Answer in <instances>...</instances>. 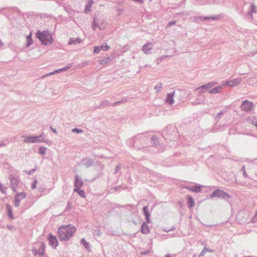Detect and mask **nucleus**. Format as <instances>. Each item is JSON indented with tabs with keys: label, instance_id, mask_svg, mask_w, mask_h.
<instances>
[{
	"label": "nucleus",
	"instance_id": "nucleus-2",
	"mask_svg": "<svg viewBox=\"0 0 257 257\" xmlns=\"http://www.w3.org/2000/svg\"><path fill=\"white\" fill-rule=\"evenodd\" d=\"M36 38L39 39L42 44L45 45H51L54 41L50 33L48 31H38L36 34Z\"/></svg>",
	"mask_w": 257,
	"mask_h": 257
},
{
	"label": "nucleus",
	"instance_id": "nucleus-47",
	"mask_svg": "<svg viewBox=\"0 0 257 257\" xmlns=\"http://www.w3.org/2000/svg\"><path fill=\"white\" fill-rule=\"evenodd\" d=\"M56 73L55 72V71L52 72H50L49 73H48V74L46 75V76H50V75H53V74H56Z\"/></svg>",
	"mask_w": 257,
	"mask_h": 257
},
{
	"label": "nucleus",
	"instance_id": "nucleus-21",
	"mask_svg": "<svg viewBox=\"0 0 257 257\" xmlns=\"http://www.w3.org/2000/svg\"><path fill=\"white\" fill-rule=\"evenodd\" d=\"M93 4V0H89L88 4L85 6L84 12L85 13L88 12L90 10L91 7Z\"/></svg>",
	"mask_w": 257,
	"mask_h": 257
},
{
	"label": "nucleus",
	"instance_id": "nucleus-10",
	"mask_svg": "<svg viewBox=\"0 0 257 257\" xmlns=\"http://www.w3.org/2000/svg\"><path fill=\"white\" fill-rule=\"evenodd\" d=\"M241 81V79L240 78H237L226 81L224 85H228L230 87H234L240 83Z\"/></svg>",
	"mask_w": 257,
	"mask_h": 257
},
{
	"label": "nucleus",
	"instance_id": "nucleus-50",
	"mask_svg": "<svg viewBox=\"0 0 257 257\" xmlns=\"http://www.w3.org/2000/svg\"><path fill=\"white\" fill-rule=\"evenodd\" d=\"M61 72H62L61 68L55 71V72H56V73Z\"/></svg>",
	"mask_w": 257,
	"mask_h": 257
},
{
	"label": "nucleus",
	"instance_id": "nucleus-30",
	"mask_svg": "<svg viewBox=\"0 0 257 257\" xmlns=\"http://www.w3.org/2000/svg\"><path fill=\"white\" fill-rule=\"evenodd\" d=\"M126 100L125 99H121L119 101H117L112 104H111V106H115V105H119L121 103H124L126 102Z\"/></svg>",
	"mask_w": 257,
	"mask_h": 257
},
{
	"label": "nucleus",
	"instance_id": "nucleus-1",
	"mask_svg": "<svg viewBox=\"0 0 257 257\" xmlns=\"http://www.w3.org/2000/svg\"><path fill=\"white\" fill-rule=\"evenodd\" d=\"M75 228L74 226L62 225L58 228V236L61 240H67L72 236L75 232Z\"/></svg>",
	"mask_w": 257,
	"mask_h": 257
},
{
	"label": "nucleus",
	"instance_id": "nucleus-6",
	"mask_svg": "<svg viewBox=\"0 0 257 257\" xmlns=\"http://www.w3.org/2000/svg\"><path fill=\"white\" fill-rule=\"evenodd\" d=\"M220 19V17L219 16H215L212 17H195L194 18V22L196 23H199L201 21H205V20H218Z\"/></svg>",
	"mask_w": 257,
	"mask_h": 257
},
{
	"label": "nucleus",
	"instance_id": "nucleus-57",
	"mask_svg": "<svg viewBox=\"0 0 257 257\" xmlns=\"http://www.w3.org/2000/svg\"><path fill=\"white\" fill-rule=\"evenodd\" d=\"M98 28L100 29V30H103L104 29V28L102 27V26H98Z\"/></svg>",
	"mask_w": 257,
	"mask_h": 257
},
{
	"label": "nucleus",
	"instance_id": "nucleus-52",
	"mask_svg": "<svg viewBox=\"0 0 257 257\" xmlns=\"http://www.w3.org/2000/svg\"><path fill=\"white\" fill-rule=\"evenodd\" d=\"M5 146H6V145L4 143V142H2L0 143V147Z\"/></svg>",
	"mask_w": 257,
	"mask_h": 257
},
{
	"label": "nucleus",
	"instance_id": "nucleus-59",
	"mask_svg": "<svg viewBox=\"0 0 257 257\" xmlns=\"http://www.w3.org/2000/svg\"><path fill=\"white\" fill-rule=\"evenodd\" d=\"M256 217H257V211L256 212V213L254 216V219H255Z\"/></svg>",
	"mask_w": 257,
	"mask_h": 257
},
{
	"label": "nucleus",
	"instance_id": "nucleus-22",
	"mask_svg": "<svg viewBox=\"0 0 257 257\" xmlns=\"http://www.w3.org/2000/svg\"><path fill=\"white\" fill-rule=\"evenodd\" d=\"M74 192H77L78 193V194L82 197L85 198V192L83 190H80L79 188H74Z\"/></svg>",
	"mask_w": 257,
	"mask_h": 257
},
{
	"label": "nucleus",
	"instance_id": "nucleus-29",
	"mask_svg": "<svg viewBox=\"0 0 257 257\" xmlns=\"http://www.w3.org/2000/svg\"><path fill=\"white\" fill-rule=\"evenodd\" d=\"M47 148L44 147H41L39 149V153L41 155H45L46 154Z\"/></svg>",
	"mask_w": 257,
	"mask_h": 257
},
{
	"label": "nucleus",
	"instance_id": "nucleus-32",
	"mask_svg": "<svg viewBox=\"0 0 257 257\" xmlns=\"http://www.w3.org/2000/svg\"><path fill=\"white\" fill-rule=\"evenodd\" d=\"M83 132V130L81 129H78L77 128H74L72 130V132L73 133H76L77 134L81 133Z\"/></svg>",
	"mask_w": 257,
	"mask_h": 257
},
{
	"label": "nucleus",
	"instance_id": "nucleus-11",
	"mask_svg": "<svg viewBox=\"0 0 257 257\" xmlns=\"http://www.w3.org/2000/svg\"><path fill=\"white\" fill-rule=\"evenodd\" d=\"M153 43L151 42H147L142 47V51L145 54L150 53V51L153 49Z\"/></svg>",
	"mask_w": 257,
	"mask_h": 257
},
{
	"label": "nucleus",
	"instance_id": "nucleus-39",
	"mask_svg": "<svg viewBox=\"0 0 257 257\" xmlns=\"http://www.w3.org/2000/svg\"><path fill=\"white\" fill-rule=\"evenodd\" d=\"M33 43V40L32 39H28L27 40V46L28 47L30 46L31 45H32Z\"/></svg>",
	"mask_w": 257,
	"mask_h": 257
},
{
	"label": "nucleus",
	"instance_id": "nucleus-25",
	"mask_svg": "<svg viewBox=\"0 0 257 257\" xmlns=\"http://www.w3.org/2000/svg\"><path fill=\"white\" fill-rule=\"evenodd\" d=\"M188 203L189 204V206H188L189 208H191L192 207H193L194 206V200L192 197L189 196L188 197Z\"/></svg>",
	"mask_w": 257,
	"mask_h": 257
},
{
	"label": "nucleus",
	"instance_id": "nucleus-53",
	"mask_svg": "<svg viewBox=\"0 0 257 257\" xmlns=\"http://www.w3.org/2000/svg\"><path fill=\"white\" fill-rule=\"evenodd\" d=\"M4 45V43L0 40V48H1Z\"/></svg>",
	"mask_w": 257,
	"mask_h": 257
},
{
	"label": "nucleus",
	"instance_id": "nucleus-37",
	"mask_svg": "<svg viewBox=\"0 0 257 257\" xmlns=\"http://www.w3.org/2000/svg\"><path fill=\"white\" fill-rule=\"evenodd\" d=\"M71 67H72V64H69L66 67L61 68L62 71V72L65 71L67 70L68 69H69V68H70Z\"/></svg>",
	"mask_w": 257,
	"mask_h": 257
},
{
	"label": "nucleus",
	"instance_id": "nucleus-17",
	"mask_svg": "<svg viewBox=\"0 0 257 257\" xmlns=\"http://www.w3.org/2000/svg\"><path fill=\"white\" fill-rule=\"evenodd\" d=\"M141 231L144 234H147L149 232V228L148 225L144 222L142 224Z\"/></svg>",
	"mask_w": 257,
	"mask_h": 257
},
{
	"label": "nucleus",
	"instance_id": "nucleus-34",
	"mask_svg": "<svg viewBox=\"0 0 257 257\" xmlns=\"http://www.w3.org/2000/svg\"><path fill=\"white\" fill-rule=\"evenodd\" d=\"M71 206H72L71 203L70 202H68L67 203V205L66 207L65 211H69L71 208Z\"/></svg>",
	"mask_w": 257,
	"mask_h": 257
},
{
	"label": "nucleus",
	"instance_id": "nucleus-43",
	"mask_svg": "<svg viewBox=\"0 0 257 257\" xmlns=\"http://www.w3.org/2000/svg\"><path fill=\"white\" fill-rule=\"evenodd\" d=\"M176 21H172L169 22L167 27H170L172 26V25H175L176 24Z\"/></svg>",
	"mask_w": 257,
	"mask_h": 257
},
{
	"label": "nucleus",
	"instance_id": "nucleus-61",
	"mask_svg": "<svg viewBox=\"0 0 257 257\" xmlns=\"http://www.w3.org/2000/svg\"><path fill=\"white\" fill-rule=\"evenodd\" d=\"M37 182V180H35V181H34L33 184H35L36 185Z\"/></svg>",
	"mask_w": 257,
	"mask_h": 257
},
{
	"label": "nucleus",
	"instance_id": "nucleus-4",
	"mask_svg": "<svg viewBox=\"0 0 257 257\" xmlns=\"http://www.w3.org/2000/svg\"><path fill=\"white\" fill-rule=\"evenodd\" d=\"M43 134L38 136L26 137L23 142L25 143H35L39 142H46L44 140L40 139L43 136Z\"/></svg>",
	"mask_w": 257,
	"mask_h": 257
},
{
	"label": "nucleus",
	"instance_id": "nucleus-64",
	"mask_svg": "<svg viewBox=\"0 0 257 257\" xmlns=\"http://www.w3.org/2000/svg\"><path fill=\"white\" fill-rule=\"evenodd\" d=\"M80 241H86V240L84 238H82Z\"/></svg>",
	"mask_w": 257,
	"mask_h": 257
},
{
	"label": "nucleus",
	"instance_id": "nucleus-54",
	"mask_svg": "<svg viewBox=\"0 0 257 257\" xmlns=\"http://www.w3.org/2000/svg\"><path fill=\"white\" fill-rule=\"evenodd\" d=\"M256 221H257V217H256L255 219H254V217H253V219H252V222H256Z\"/></svg>",
	"mask_w": 257,
	"mask_h": 257
},
{
	"label": "nucleus",
	"instance_id": "nucleus-13",
	"mask_svg": "<svg viewBox=\"0 0 257 257\" xmlns=\"http://www.w3.org/2000/svg\"><path fill=\"white\" fill-rule=\"evenodd\" d=\"M143 212L145 214L146 221L147 223H149L151 222V219H150V213L149 211V207L148 206H145L143 207Z\"/></svg>",
	"mask_w": 257,
	"mask_h": 257
},
{
	"label": "nucleus",
	"instance_id": "nucleus-62",
	"mask_svg": "<svg viewBox=\"0 0 257 257\" xmlns=\"http://www.w3.org/2000/svg\"><path fill=\"white\" fill-rule=\"evenodd\" d=\"M145 67H151V66H150V65H148V64H146V65H145Z\"/></svg>",
	"mask_w": 257,
	"mask_h": 257
},
{
	"label": "nucleus",
	"instance_id": "nucleus-45",
	"mask_svg": "<svg viewBox=\"0 0 257 257\" xmlns=\"http://www.w3.org/2000/svg\"><path fill=\"white\" fill-rule=\"evenodd\" d=\"M45 189L43 187H39L38 188V190H39L40 192H43L44 191V190H45Z\"/></svg>",
	"mask_w": 257,
	"mask_h": 257
},
{
	"label": "nucleus",
	"instance_id": "nucleus-60",
	"mask_svg": "<svg viewBox=\"0 0 257 257\" xmlns=\"http://www.w3.org/2000/svg\"><path fill=\"white\" fill-rule=\"evenodd\" d=\"M165 257H172L170 254L165 255Z\"/></svg>",
	"mask_w": 257,
	"mask_h": 257
},
{
	"label": "nucleus",
	"instance_id": "nucleus-18",
	"mask_svg": "<svg viewBox=\"0 0 257 257\" xmlns=\"http://www.w3.org/2000/svg\"><path fill=\"white\" fill-rule=\"evenodd\" d=\"M109 106H111V103H110L108 100H104L101 102L100 105L99 106V108H103Z\"/></svg>",
	"mask_w": 257,
	"mask_h": 257
},
{
	"label": "nucleus",
	"instance_id": "nucleus-24",
	"mask_svg": "<svg viewBox=\"0 0 257 257\" xmlns=\"http://www.w3.org/2000/svg\"><path fill=\"white\" fill-rule=\"evenodd\" d=\"M7 210L8 211V215L9 216V217L11 218H13V215L12 207L9 204L7 205Z\"/></svg>",
	"mask_w": 257,
	"mask_h": 257
},
{
	"label": "nucleus",
	"instance_id": "nucleus-15",
	"mask_svg": "<svg viewBox=\"0 0 257 257\" xmlns=\"http://www.w3.org/2000/svg\"><path fill=\"white\" fill-rule=\"evenodd\" d=\"M174 93H175V91H174L173 93H170L167 94L166 101L170 104H172L174 102V101L173 99V96H174Z\"/></svg>",
	"mask_w": 257,
	"mask_h": 257
},
{
	"label": "nucleus",
	"instance_id": "nucleus-46",
	"mask_svg": "<svg viewBox=\"0 0 257 257\" xmlns=\"http://www.w3.org/2000/svg\"><path fill=\"white\" fill-rule=\"evenodd\" d=\"M152 140L155 141V144H156V141H157V142H158L157 138V137H155V136H153V137L152 138Z\"/></svg>",
	"mask_w": 257,
	"mask_h": 257
},
{
	"label": "nucleus",
	"instance_id": "nucleus-31",
	"mask_svg": "<svg viewBox=\"0 0 257 257\" xmlns=\"http://www.w3.org/2000/svg\"><path fill=\"white\" fill-rule=\"evenodd\" d=\"M98 24L96 22V18L94 17L93 18V22L92 23V29L93 30H95L96 28L98 27Z\"/></svg>",
	"mask_w": 257,
	"mask_h": 257
},
{
	"label": "nucleus",
	"instance_id": "nucleus-8",
	"mask_svg": "<svg viewBox=\"0 0 257 257\" xmlns=\"http://www.w3.org/2000/svg\"><path fill=\"white\" fill-rule=\"evenodd\" d=\"M10 180V185L13 189V191L16 192V189L19 183V180L17 177L10 175L9 176Z\"/></svg>",
	"mask_w": 257,
	"mask_h": 257
},
{
	"label": "nucleus",
	"instance_id": "nucleus-58",
	"mask_svg": "<svg viewBox=\"0 0 257 257\" xmlns=\"http://www.w3.org/2000/svg\"><path fill=\"white\" fill-rule=\"evenodd\" d=\"M87 244V242H84L83 245H84V246L86 247Z\"/></svg>",
	"mask_w": 257,
	"mask_h": 257
},
{
	"label": "nucleus",
	"instance_id": "nucleus-23",
	"mask_svg": "<svg viewBox=\"0 0 257 257\" xmlns=\"http://www.w3.org/2000/svg\"><path fill=\"white\" fill-rule=\"evenodd\" d=\"M188 189L194 192H200L201 191V188L200 186H194L191 188H188Z\"/></svg>",
	"mask_w": 257,
	"mask_h": 257
},
{
	"label": "nucleus",
	"instance_id": "nucleus-14",
	"mask_svg": "<svg viewBox=\"0 0 257 257\" xmlns=\"http://www.w3.org/2000/svg\"><path fill=\"white\" fill-rule=\"evenodd\" d=\"M83 185V182L82 180L80 179L77 175H76L74 182L75 188H80Z\"/></svg>",
	"mask_w": 257,
	"mask_h": 257
},
{
	"label": "nucleus",
	"instance_id": "nucleus-20",
	"mask_svg": "<svg viewBox=\"0 0 257 257\" xmlns=\"http://www.w3.org/2000/svg\"><path fill=\"white\" fill-rule=\"evenodd\" d=\"M256 12L257 9L256 7L253 4H251L250 6V10L247 13L248 15H249L251 18H252V13H256Z\"/></svg>",
	"mask_w": 257,
	"mask_h": 257
},
{
	"label": "nucleus",
	"instance_id": "nucleus-56",
	"mask_svg": "<svg viewBox=\"0 0 257 257\" xmlns=\"http://www.w3.org/2000/svg\"><path fill=\"white\" fill-rule=\"evenodd\" d=\"M118 188H119V186H115L112 189H114V190L116 191L118 189Z\"/></svg>",
	"mask_w": 257,
	"mask_h": 257
},
{
	"label": "nucleus",
	"instance_id": "nucleus-19",
	"mask_svg": "<svg viewBox=\"0 0 257 257\" xmlns=\"http://www.w3.org/2000/svg\"><path fill=\"white\" fill-rule=\"evenodd\" d=\"M222 89V86L219 85L215 88H212L209 91V92L211 94H216L220 92Z\"/></svg>",
	"mask_w": 257,
	"mask_h": 257
},
{
	"label": "nucleus",
	"instance_id": "nucleus-35",
	"mask_svg": "<svg viewBox=\"0 0 257 257\" xmlns=\"http://www.w3.org/2000/svg\"><path fill=\"white\" fill-rule=\"evenodd\" d=\"M120 166L119 165L117 166L114 169V174L118 173L120 171Z\"/></svg>",
	"mask_w": 257,
	"mask_h": 257
},
{
	"label": "nucleus",
	"instance_id": "nucleus-33",
	"mask_svg": "<svg viewBox=\"0 0 257 257\" xmlns=\"http://www.w3.org/2000/svg\"><path fill=\"white\" fill-rule=\"evenodd\" d=\"M48 240L49 241H57L56 237L51 234L49 235Z\"/></svg>",
	"mask_w": 257,
	"mask_h": 257
},
{
	"label": "nucleus",
	"instance_id": "nucleus-28",
	"mask_svg": "<svg viewBox=\"0 0 257 257\" xmlns=\"http://www.w3.org/2000/svg\"><path fill=\"white\" fill-rule=\"evenodd\" d=\"M103 47L104 45H101V46H95L94 48L93 52L95 53H98L100 51L101 49H103Z\"/></svg>",
	"mask_w": 257,
	"mask_h": 257
},
{
	"label": "nucleus",
	"instance_id": "nucleus-41",
	"mask_svg": "<svg viewBox=\"0 0 257 257\" xmlns=\"http://www.w3.org/2000/svg\"><path fill=\"white\" fill-rule=\"evenodd\" d=\"M6 190H7V187H3L2 188V189L1 190V191L3 194H6L7 193Z\"/></svg>",
	"mask_w": 257,
	"mask_h": 257
},
{
	"label": "nucleus",
	"instance_id": "nucleus-26",
	"mask_svg": "<svg viewBox=\"0 0 257 257\" xmlns=\"http://www.w3.org/2000/svg\"><path fill=\"white\" fill-rule=\"evenodd\" d=\"M162 87L163 83L162 82H159L155 86V89L157 91V92H158L162 88Z\"/></svg>",
	"mask_w": 257,
	"mask_h": 257
},
{
	"label": "nucleus",
	"instance_id": "nucleus-44",
	"mask_svg": "<svg viewBox=\"0 0 257 257\" xmlns=\"http://www.w3.org/2000/svg\"><path fill=\"white\" fill-rule=\"evenodd\" d=\"M109 49H110V47L109 46L106 45L105 46H104V47L103 48V49H101V50H103L104 51H107Z\"/></svg>",
	"mask_w": 257,
	"mask_h": 257
},
{
	"label": "nucleus",
	"instance_id": "nucleus-12",
	"mask_svg": "<svg viewBox=\"0 0 257 257\" xmlns=\"http://www.w3.org/2000/svg\"><path fill=\"white\" fill-rule=\"evenodd\" d=\"M82 164L86 168H88L92 166L93 163V160L88 158H84L81 160Z\"/></svg>",
	"mask_w": 257,
	"mask_h": 257
},
{
	"label": "nucleus",
	"instance_id": "nucleus-48",
	"mask_svg": "<svg viewBox=\"0 0 257 257\" xmlns=\"http://www.w3.org/2000/svg\"><path fill=\"white\" fill-rule=\"evenodd\" d=\"M133 1H135V2H139L140 3H144V1L143 0H133Z\"/></svg>",
	"mask_w": 257,
	"mask_h": 257
},
{
	"label": "nucleus",
	"instance_id": "nucleus-9",
	"mask_svg": "<svg viewBox=\"0 0 257 257\" xmlns=\"http://www.w3.org/2000/svg\"><path fill=\"white\" fill-rule=\"evenodd\" d=\"M26 194L25 192H20L18 193L15 196V206L18 207L20 206L21 200L25 198Z\"/></svg>",
	"mask_w": 257,
	"mask_h": 257
},
{
	"label": "nucleus",
	"instance_id": "nucleus-7",
	"mask_svg": "<svg viewBox=\"0 0 257 257\" xmlns=\"http://www.w3.org/2000/svg\"><path fill=\"white\" fill-rule=\"evenodd\" d=\"M253 106L254 105L252 102L245 100L242 102V104L240 105V108L242 110L249 111L253 109Z\"/></svg>",
	"mask_w": 257,
	"mask_h": 257
},
{
	"label": "nucleus",
	"instance_id": "nucleus-3",
	"mask_svg": "<svg viewBox=\"0 0 257 257\" xmlns=\"http://www.w3.org/2000/svg\"><path fill=\"white\" fill-rule=\"evenodd\" d=\"M211 197H218L227 200V199L231 198V196L226 192H225L222 190L219 189H215L211 194Z\"/></svg>",
	"mask_w": 257,
	"mask_h": 257
},
{
	"label": "nucleus",
	"instance_id": "nucleus-63",
	"mask_svg": "<svg viewBox=\"0 0 257 257\" xmlns=\"http://www.w3.org/2000/svg\"><path fill=\"white\" fill-rule=\"evenodd\" d=\"M3 187L2 184V185H0V190L2 189V188H3Z\"/></svg>",
	"mask_w": 257,
	"mask_h": 257
},
{
	"label": "nucleus",
	"instance_id": "nucleus-38",
	"mask_svg": "<svg viewBox=\"0 0 257 257\" xmlns=\"http://www.w3.org/2000/svg\"><path fill=\"white\" fill-rule=\"evenodd\" d=\"M168 57H169V56L168 55H162L160 57H159V58H158V60H160V61H163L166 58Z\"/></svg>",
	"mask_w": 257,
	"mask_h": 257
},
{
	"label": "nucleus",
	"instance_id": "nucleus-55",
	"mask_svg": "<svg viewBox=\"0 0 257 257\" xmlns=\"http://www.w3.org/2000/svg\"><path fill=\"white\" fill-rule=\"evenodd\" d=\"M31 36H32L31 34H30L29 35H28L27 37V39L28 40V39H32Z\"/></svg>",
	"mask_w": 257,
	"mask_h": 257
},
{
	"label": "nucleus",
	"instance_id": "nucleus-16",
	"mask_svg": "<svg viewBox=\"0 0 257 257\" xmlns=\"http://www.w3.org/2000/svg\"><path fill=\"white\" fill-rule=\"evenodd\" d=\"M81 41L82 40L80 39V38H72L70 39L68 44L69 45L79 44L81 42Z\"/></svg>",
	"mask_w": 257,
	"mask_h": 257
},
{
	"label": "nucleus",
	"instance_id": "nucleus-5",
	"mask_svg": "<svg viewBox=\"0 0 257 257\" xmlns=\"http://www.w3.org/2000/svg\"><path fill=\"white\" fill-rule=\"evenodd\" d=\"M216 84V82H208L198 87L196 90H198L199 93H203L205 91H208L210 88L212 87Z\"/></svg>",
	"mask_w": 257,
	"mask_h": 257
},
{
	"label": "nucleus",
	"instance_id": "nucleus-36",
	"mask_svg": "<svg viewBox=\"0 0 257 257\" xmlns=\"http://www.w3.org/2000/svg\"><path fill=\"white\" fill-rule=\"evenodd\" d=\"M224 113V111L223 110H221L218 113H217V116H216L215 118L217 119V118L219 119L220 117L222 116L223 113Z\"/></svg>",
	"mask_w": 257,
	"mask_h": 257
},
{
	"label": "nucleus",
	"instance_id": "nucleus-40",
	"mask_svg": "<svg viewBox=\"0 0 257 257\" xmlns=\"http://www.w3.org/2000/svg\"><path fill=\"white\" fill-rule=\"evenodd\" d=\"M241 170L243 172V175L244 177L245 178H248V175H247V174L246 173L245 171L244 166L242 167Z\"/></svg>",
	"mask_w": 257,
	"mask_h": 257
},
{
	"label": "nucleus",
	"instance_id": "nucleus-42",
	"mask_svg": "<svg viewBox=\"0 0 257 257\" xmlns=\"http://www.w3.org/2000/svg\"><path fill=\"white\" fill-rule=\"evenodd\" d=\"M36 170V168L33 169L29 171L28 173V174L31 175H32Z\"/></svg>",
	"mask_w": 257,
	"mask_h": 257
},
{
	"label": "nucleus",
	"instance_id": "nucleus-27",
	"mask_svg": "<svg viewBox=\"0 0 257 257\" xmlns=\"http://www.w3.org/2000/svg\"><path fill=\"white\" fill-rule=\"evenodd\" d=\"M110 61L109 57L105 58L99 61V64L101 65H104L108 63Z\"/></svg>",
	"mask_w": 257,
	"mask_h": 257
},
{
	"label": "nucleus",
	"instance_id": "nucleus-51",
	"mask_svg": "<svg viewBox=\"0 0 257 257\" xmlns=\"http://www.w3.org/2000/svg\"><path fill=\"white\" fill-rule=\"evenodd\" d=\"M50 128L51 129V130L52 131V132L54 133H57V131L56 130V129L55 128H52V127H50Z\"/></svg>",
	"mask_w": 257,
	"mask_h": 257
},
{
	"label": "nucleus",
	"instance_id": "nucleus-49",
	"mask_svg": "<svg viewBox=\"0 0 257 257\" xmlns=\"http://www.w3.org/2000/svg\"><path fill=\"white\" fill-rule=\"evenodd\" d=\"M36 188V185L35 184H32L31 186V189H34Z\"/></svg>",
	"mask_w": 257,
	"mask_h": 257
}]
</instances>
